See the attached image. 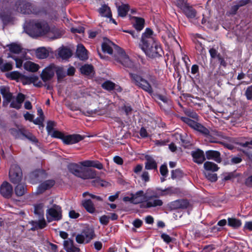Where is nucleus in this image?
<instances>
[{"mask_svg": "<svg viewBox=\"0 0 252 252\" xmlns=\"http://www.w3.org/2000/svg\"><path fill=\"white\" fill-rule=\"evenodd\" d=\"M27 32L32 37L45 36L55 39L61 36V32L55 27H50L44 21H32L26 25Z\"/></svg>", "mask_w": 252, "mask_h": 252, "instance_id": "f257e3e1", "label": "nucleus"}, {"mask_svg": "<svg viewBox=\"0 0 252 252\" xmlns=\"http://www.w3.org/2000/svg\"><path fill=\"white\" fill-rule=\"evenodd\" d=\"M94 167L102 169L103 166L98 161L84 160L78 163H71L68 166L69 171L75 176L83 179H94L96 177V171L87 167Z\"/></svg>", "mask_w": 252, "mask_h": 252, "instance_id": "f03ea898", "label": "nucleus"}, {"mask_svg": "<svg viewBox=\"0 0 252 252\" xmlns=\"http://www.w3.org/2000/svg\"><path fill=\"white\" fill-rule=\"evenodd\" d=\"M140 46L146 55L150 58L161 56L162 49L155 38L153 31L149 28H147L142 34Z\"/></svg>", "mask_w": 252, "mask_h": 252, "instance_id": "7ed1b4c3", "label": "nucleus"}, {"mask_svg": "<svg viewBox=\"0 0 252 252\" xmlns=\"http://www.w3.org/2000/svg\"><path fill=\"white\" fill-rule=\"evenodd\" d=\"M102 49L104 52L109 54H112L114 49L116 53H115L114 57L116 61L121 63L125 67H131L133 66L132 62L123 50L114 44L109 39H104V42L102 44Z\"/></svg>", "mask_w": 252, "mask_h": 252, "instance_id": "20e7f679", "label": "nucleus"}, {"mask_svg": "<svg viewBox=\"0 0 252 252\" xmlns=\"http://www.w3.org/2000/svg\"><path fill=\"white\" fill-rule=\"evenodd\" d=\"M132 82L139 88L149 94L153 92V86L157 88L158 85L157 79L150 74L140 76L136 74H129Z\"/></svg>", "mask_w": 252, "mask_h": 252, "instance_id": "39448f33", "label": "nucleus"}, {"mask_svg": "<svg viewBox=\"0 0 252 252\" xmlns=\"http://www.w3.org/2000/svg\"><path fill=\"white\" fill-rule=\"evenodd\" d=\"M145 201L146 208L157 207L163 205V202L159 198L158 193L151 189L147 190Z\"/></svg>", "mask_w": 252, "mask_h": 252, "instance_id": "423d86ee", "label": "nucleus"}, {"mask_svg": "<svg viewBox=\"0 0 252 252\" xmlns=\"http://www.w3.org/2000/svg\"><path fill=\"white\" fill-rule=\"evenodd\" d=\"M209 138L210 137H212V139H209L210 141L212 143H222V142L220 141V140H226L227 141L229 142L230 143H236V139L231 138L230 137H228L224 135L222 132L220 131H218L216 130H212V131H209V134H204Z\"/></svg>", "mask_w": 252, "mask_h": 252, "instance_id": "0eeeda50", "label": "nucleus"}, {"mask_svg": "<svg viewBox=\"0 0 252 252\" xmlns=\"http://www.w3.org/2000/svg\"><path fill=\"white\" fill-rule=\"evenodd\" d=\"M46 218L49 222L59 221L62 219V210L61 206L54 204L46 210Z\"/></svg>", "mask_w": 252, "mask_h": 252, "instance_id": "6e6552de", "label": "nucleus"}, {"mask_svg": "<svg viewBox=\"0 0 252 252\" xmlns=\"http://www.w3.org/2000/svg\"><path fill=\"white\" fill-rule=\"evenodd\" d=\"M22 177V172L20 167L17 165H12L9 173L10 182L14 184H19L21 182Z\"/></svg>", "mask_w": 252, "mask_h": 252, "instance_id": "1a4fd4ad", "label": "nucleus"}, {"mask_svg": "<svg viewBox=\"0 0 252 252\" xmlns=\"http://www.w3.org/2000/svg\"><path fill=\"white\" fill-rule=\"evenodd\" d=\"M145 199L146 192L144 193L143 190H139L135 193H131L123 198L124 201H128L135 204L143 202Z\"/></svg>", "mask_w": 252, "mask_h": 252, "instance_id": "9d476101", "label": "nucleus"}, {"mask_svg": "<svg viewBox=\"0 0 252 252\" xmlns=\"http://www.w3.org/2000/svg\"><path fill=\"white\" fill-rule=\"evenodd\" d=\"M94 232L92 229H87L76 236V241L80 244L88 243L94 237Z\"/></svg>", "mask_w": 252, "mask_h": 252, "instance_id": "9b49d317", "label": "nucleus"}, {"mask_svg": "<svg viewBox=\"0 0 252 252\" xmlns=\"http://www.w3.org/2000/svg\"><path fill=\"white\" fill-rule=\"evenodd\" d=\"M182 121L190 127L204 134H209V130L201 124L187 117H182Z\"/></svg>", "mask_w": 252, "mask_h": 252, "instance_id": "f8f14e48", "label": "nucleus"}, {"mask_svg": "<svg viewBox=\"0 0 252 252\" xmlns=\"http://www.w3.org/2000/svg\"><path fill=\"white\" fill-rule=\"evenodd\" d=\"M56 65L51 63L47 66L42 72L41 78L44 82L51 80L56 72Z\"/></svg>", "mask_w": 252, "mask_h": 252, "instance_id": "ddd939ff", "label": "nucleus"}, {"mask_svg": "<svg viewBox=\"0 0 252 252\" xmlns=\"http://www.w3.org/2000/svg\"><path fill=\"white\" fill-rule=\"evenodd\" d=\"M17 11L23 14H30L32 12V7L27 0H19L17 3Z\"/></svg>", "mask_w": 252, "mask_h": 252, "instance_id": "4468645a", "label": "nucleus"}, {"mask_svg": "<svg viewBox=\"0 0 252 252\" xmlns=\"http://www.w3.org/2000/svg\"><path fill=\"white\" fill-rule=\"evenodd\" d=\"M0 193L5 198H11L13 194V187L8 182H3L0 187Z\"/></svg>", "mask_w": 252, "mask_h": 252, "instance_id": "2eb2a0df", "label": "nucleus"}, {"mask_svg": "<svg viewBox=\"0 0 252 252\" xmlns=\"http://www.w3.org/2000/svg\"><path fill=\"white\" fill-rule=\"evenodd\" d=\"M16 138L22 139V136L27 138L32 143H37L38 142L36 137L30 132L25 130H18L15 131L14 134Z\"/></svg>", "mask_w": 252, "mask_h": 252, "instance_id": "dca6fc26", "label": "nucleus"}, {"mask_svg": "<svg viewBox=\"0 0 252 252\" xmlns=\"http://www.w3.org/2000/svg\"><path fill=\"white\" fill-rule=\"evenodd\" d=\"M0 93L3 97V105H7L12 100V94L9 92V89L5 87H1Z\"/></svg>", "mask_w": 252, "mask_h": 252, "instance_id": "f3484780", "label": "nucleus"}, {"mask_svg": "<svg viewBox=\"0 0 252 252\" xmlns=\"http://www.w3.org/2000/svg\"><path fill=\"white\" fill-rule=\"evenodd\" d=\"M83 139V137L79 134H72L65 136L63 142L66 144H73L77 143Z\"/></svg>", "mask_w": 252, "mask_h": 252, "instance_id": "a211bd4d", "label": "nucleus"}, {"mask_svg": "<svg viewBox=\"0 0 252 252\" xmlns=\"http://www.w3.org/2000/svg\"><path fill=\"white\" fill-rule=\"evenodd\" d=\"M191 156L193 161L198 164L202 163L205 160L204 152L199 149L192 151L191 152Z\"/></svg>", "mask_w": 252, "mask_h": 252, "instance_id": "6ab92c4d", "label": "nucleus"}, {"mask_svg": "<svg viewBox=\"0 0 252 252\" xmlns=\"http://www.w3.org/2000/svg\"><path fill=\"white\" fill-rule=\"evenodd\" d=\"M189 205V202L184 199L177 200L171 203L170 207L172 209H185Z\"/></svg>", "mask_w": 252, "mask_h": 252, "instance_id": "aec40b11", "label": "nucleus"}, {"mask_svg": "<svg viewBox=\"0 0 252 252\" xmlns=\"http://www.w3.org/2000/svg\"><path fill=\"white\" fill-rule=\"evenodd\" d=\"M25 99L24 94L19 93L16 97V100H13L10 104V106L19 109L21 108L22 103Z\"/></svg>", "mask_w": 252, "mask_h": 252, "instance_id": "412c9836", "label": "nucleus"}, {"mask_svg": "<svg viewBox=\"0 0 252 252\" xmlns=\"http://www.w3.org/2000/svg\"><path fill=\"white\" fill-rule=\"evenodd\" d=\"M76 55L81 60L88 59V51L82 44L78 45L76 50Z\"/></svg>", "mask_w": 252, "mask_h": 252, "instance_id": "4be33fe9", "label": "nucleus"}, {"mask_svg": "<svg viewBox=\"0 0 252 252\" xmlns=\"http://www.w3.org/2000/svg\"><path fill=\"white\" fill-rule=\"evenodd\" d=\"M206 158L208 159H213L218 163L221 161L220 154L217 151H208L206 152Z\"/></svg>", "mask_w": 252, "mask_h": 252, "instance_id": "5701e85b", "label": "nucleus"}, {"mask_svg": "<svg viewBox=\"0 0 252 252\" xmlns=\"http://www.w3.org/2000/svg\"><path fill=\"white\" fill-rule=\"evenodd\" d=\"M63 246L66 252H76L79 251V249L73 245V241L71 239L64 241Z\"/></svg>", "mask_w": 252, "mask_h": 252, "instance_id": "b1692460", "label": "nucleus"}, {"mask_svg": "<svg viewBox=\"0 0 252 252\" xmlns=\"http://www.w3.org/2000/svg\"><path fill=\"white\" fill-rule=\"evenodd\" d=\"M145 168L148 170L157 169V164L154 159L150 156L145 157Z\"/></svg>", "mask_w": 252, "mask_h": 252, "instance_id": "393cba45", "label": "nucleus"}, {"mask_svg": "<svg viewBox=\"0 0 252 252\" xmlns=\"http://www.w3.org/2000/svg\"><path fill=\"white\" fill-rule=\"evenodd\" d=\"M186 16L189 19L196 18L197 12L196 10L189 4L182 10Z\"/></svg>", "mask_w": 252, "mask_h": 252, "instance_id": "a878e982", "label": "nucleus"}, {"mask_svg": "<svg viewBox=\"0 0 252 252\" xmlns=\"http://www.w3.org/2000/svg\"><path fill=\"white\" fill-rule=\"evenodd\" d=\"M18 185L15 186L14 188V192L15 195L18 196H22L24 195L27 192V187L25 184H17Z\"/></svg>", "mask_w": 252, "mask_h": 252, "instance_id": "bb28decb", "label": "nucleus"}, {"mask_svg": "<svg viewBox=\"0 0 252 252\" xmlns=\"http://www.w3.org/2000/svg\"><path fill=\"white\" fill-rule=\"evenodd\" d=\"M0 19L2 21L3 25H6L10 23L12 21V17L8 13V11H0Z\"/></svg>", "mask_w": 252, "mask_h": 252, "instance_id": "cd10ccee", "label": "nucleus"}, {"mask_svg": "<svg viewBox=\"0 0 252 252\" xmlns=\"http://www.w3.org/2000/svg\"><path fill=\"white\" fill-rule=\"evenodd\" d=\"M80 69L81 72L86 76H92L94 74V67L91 64H85Z\"/></svg>", "mask_w": 252, "mask_h": 252, "instance_id": "c85d7f7f", "label": "nucleus"}, {"mask_svg": "<svg viewBox=\"0 0 252 252\" xmlns=\"http://www.w3.org/2000/svg\"><path fill=\"white\" fill-rule=\"evenodd\" d=\"M49 53L48 50L45 47L38 48L35 52L37 58L40 59L46 58L49 56Z\"/></svg>", "mask_w": 252, "mask_h": 252, "instance_id": "c756f323", "label": "nucleus"}, {"mask_svg": "<svg viewBox=\"0 0 252 252\" xmlns=\"http://www.w3.org/2000/svg\"><path fill=\"white\" fill-rule=\"evenodd\" d=\"M24 67L25 69L31 72H36L39 68L38 64L31 61L26 62L24 64Z\"/></svg>", "mask_w": 252, "mask_h": 252, "instance_id": "7c9ffc66", "label": "nucleus"}, {"mask_svg": "<svg viewBox=\"0 0 252 252\" xmlns=\"http://www.w3.org/2000/svg\"><path fill=\"white\" fill-rule=\"evenodd\" d=\"M58 55L62 59H67L71 56L72 53L69 49L63 48L59 50Z\"/></svg>", "mask_w": 252, "mask_h": 252, "instance_id": "2f4dec72", "label": "nucleus"}, {"mask_svg": "<svg viewBox=\"0 0 252 252\" xmlns=\"http://www.w3.org/2000/svg\"><path fill=\"white\" fill-rule=\"evenodd\" d=\"M99 13L101 16L106 17L107 18H111L112 13L110 8L104 4L98 10Z\"/></svg>", "mask_w": 252, "mask_h": 252, "instance_id": "473e14b6", "label": "nucleus"}, {"mask_svg": "<svg viewBox=\"0 0 252 252\" xmlns=\"http://www.w3.org/2000/svg\"><path fill=\"white\" fill-rule=\"evenodd\" d=\"M55 184L53 180H48L40 184L38 187V191L42 192L44 190L48 189L51 188Z\"/></svg>", "mask_w": 252, "mask_h": 252, "instance_id": "72a5a7b5", "label": "nucleus"}, {"mask_svg": "<svg viewBox=\"0 0 252 252\" xmlns=\"http://www.w3.org/2000/svg\"><path fill=\"white\" fill-rule=\"evenodd\" d=\"M82 205L85 209L90 213H93L95 211V208L92 201L90 200H86L83 202Z\"/></svg>", "mask_w": 252, "mask_h": 252, "instance_id": "f704fd0d", "label": "nucleus"}, {"mask_svg": "<svg viewBox=\"0 0 252 252\" xmlns=\"http://www.w3.org/2000/svg\"><path fill=\"white\" fill-rule=\"evenodd\" d=\"M228 225L234 229L240 227L242 225L241 220L236 218L228 219Z\"/></svg>", "mask_w": 252, "mask_h": 252, "instance_id": "c9c22d12", "label": "nucleus"}, {"mask_svg": "<svg viewBox=\"0 0 252 252\" xmlns=\"http://www.w3.org/2000/svg\"><path fill=\"white\" fill-rule=\"evenodd\" d=\"M204 168L207 171L215 172L218 170L219 167L215 163L211 161H206L204 163Z\"/></svg>", "mask_w": 252, "mask_h": 252, "instance_id": "e433bc0d", "label": "nucleus"}, {"mask_svg": "<svg viewBox=\"0 0 252 252\" xmlns=\"http://www.w3.org/2000/svg\"><path fill=\"white\" fill-rule=\"evenodd\" d=\"M117 9L119 16L124 17L126 15L129 10V6L128 4H123L118 6Z\"/></svg>", "mask_w": 252, "mask_h": 252, "instance_id": "4c0bfd02", "label": "nucleus"}, {"mask_svg": "<svg viewBox=\"0 0 252 252\" xmlns=\"http://www.w3.org/2000/svg\"><path fill=\"white\" fill-rule=\"evenodd\" d=\"M135 23L134 28L138 31H140L144 28V20L143 19L138 17H134Z\"/></svg>", "mask_w": 252, "mask_h": 252, "instance_id": "58836bf2", "label": "nucleus"}, {"mask_svg": "<svg viewBox=\"0 0 252 252\" xmlns=\"http://www.w3.org/2000/svg\"><path fill=\"white\" fill-rule=\"evenodd\" d=\"M44 205L43 203H40L34 205V212L42 217L44 215Z\"/></svg>", "mask_w": 252, "mask_h": 252, "instance_id": "ea45409f", "label": "nucleus"}, {"mask_svg": "<svg viewBox=\"0 0 252 252\" xmlns=\"http://www.w3.org/2000/svg\"><path fill=\"white\" fill-rule=\"evenodd\" d=\"M32 225L36 228L42 229L46 226V222L45 219L42 217L41 220L38 221H33Z\"/></svg>", "mask_w": 252, "mask_h": 252, "instance_id": "a19ab883", "label": "nucleus"}, {"mask_svg": "<svg viewBox=\"0 0 252 252\" xmlns=\"http://www.w3.org/2000/svg\"><path fill=\"white\" fill-rule=\"evenodd\" d=\"M8 47L10 52L16 54L19 53L22 49L21 46L16 43H12L8 45Z\"/></svg>", "mask_w": 252, "mask_h": 252, "instance_id": "79ce46f5", "label": "nucleus"}, {"mask_svg": "<svg viewBox=\"0 0 252 252\" xmlns=\"http://www.w3.org/2000/svg\"><path fill=\"white\" fill-rule=\"evenodd\" d=\"M115 86V83L110 81H106L102 84V87L108 91L113 90Z\"/></svg>", "mask_w": 252, "mask_h": 252, "instance_id": "37998d69", "label": "nucleus"}, {"mask_svg": "<svg viewBox=\"0 0 252 252\" xmlns=\"http://www.w3.org/2000/svg\"><path fill=\"white\" fill-rule=\"evenodd\" d=\"M56 73L58 79H63L65 76V73L63 71V68L56 65Z\"/></svg>", "mask_w": 252, "mask_h": 252, "instance_id": "c03bdc74", "label": "nucleus"}, {"mask_svg": "<svg viewBox=\"0 0 252 252\" xmlns=\"http://www.w3.org/2000/svg\"><path fill=\"white\" fill-rule=\"evenodd\" d=\"M206 178L212 182H216L218 179L217 175L216 173H212L208 172L204 173Z\"/></svg>", "mask_w": 252, "mask_h": 252, "instance_id": "a18cd8bd", "label": "nucleus"}, {"mask_svg": "<svg viewBox=\"0 0 252 252\" xmlns=\"http://www.w3.org/2000/svg\"><path fill=\"white\" fill-rule=\"evenodd\" d=\"M176 5L183 10L188 4L184 0H176Z\"/></svg>", "mask_w": 252, "mask_h": 252, "instance_id": "49530a36", "label": "nucleus"}, {"mask_svg": "<svg viewBox=\"0 0 252 252\" xmlns=\"http://www.w3.org/2000/svg\"><path fill=\"white\" fill-rule=\"evenodd\" d=\"M12 64L10 63H3L0 70L3 72L9 71L12 69Z\"/></svg>", "mask_w": 252, "mask_h": 252, "instance_id": "de8ad7c7", "label": "nucleus"}, {"mask_svg": "<svg viewBox=\"0 0 252 252\" xmlns=\"http://www.w3.org/2000/svg\"><path fill=\"white\" fill-rule=\"evenodd\" d=\"M55 126V123L53 121H49L47 123L46 126V129L48 132L51 133L53 132V128Z\"/></svg>", "mask_w": 252, "mask_h": 252, "instance_id": "09e8293b", "label": "nucleus"}, {"mask_svg": "<svg viewBox=\"0 0 252 252\" xmlns=\"http://www.w3.org/2000/svg\"><path fill=\"white\" fill-rule=\"evenodd\" d=\"M52 132V133L51 134V135L53 137L61 138L63 140V137H64L65 136H64L62 132H61L59 131H57V130H54Z\"/></svg>", "mask_w": 252, "mask_h": 252, "instance_id": "8fccbe9b", "label": "nucleus"}, {"mask_svg": "<svg viewBox=\"0 0 252 252\" xmlns=\"http://www.w3.org/2000/svg\"><path fill=\"white\" fill-rule=\"evenodd\" d=\"M209 53L211 58H218V56H220V54L218 53V51L215 48H211L209 50Z\"/></svg>", "mask_w": 252, "mask_h": 252, "instance_id": "3c124183", "label": "nucleus"}, {"mask_svg": "<svg viewBox=\"0 0 252 252\" xmlns=\"http://www.w3.org/2000/svg\"><path fill=\"white\" fill-rule=\"evenodd\" d=\"M245 95L248 100L252 99V86H249L247 89Z\"/></svg>", "mask_w": 252, "mask_h": 252, "instance_id": "603ef678", "label": "nucleus"}, {"mask_svg": "<svg viewBox=\"0 0 252 252\" xmlns=\"http://www.w3.org/2000/svg\"><path fill=\"white\" fill-rule=\"evenodd\" d=\"M80 216L79 213L74 210H70L69 212V217L71 219H77Z\"/></svg>", "mask_w": 252, "mask_h": 252, "instance_id": "864d4df0", "label": "nucleus"}, {"mask_svg": "<svg viewBox=\"0 0 252 252\" xmlns=\"http://www.w3.org/2000/svg\"><path fill=\"white\" fill-rule=\"evenodd\" d=\"M100 222L102 224H107L109 220V217L104 215L99 219Z\"/></svg>", "mask_w": 252, "mask_h": 252, "instance_id": "5fc2aeb1", "label": "nucleus"}, {"mask_svg": "<svg viewBox=\"0 0 252 252\" xmlns=\"http://www.w3.org/2000/svg\"><path fill=\"white\" fill-rule=\"evenodd\" d=\"M8 76L12 79H17L19 78L20 74L17 71H13L9 73Z\"/></svg>", "mask_w": 252, "mask_h": 252, "instance_id": "6e6d98bb", "label": "nucleus"}, {"mask_svg": "<svg viewBox=\"0 0 252 252\" xmlns=\"http://www.w3.org/2000/svg\"><path fill=\"white\" fill-rule=\"evenodd\" d=\"M235 144L239 145L243 147H248L249 145H252V139L250 141H247L243 143L238 141V140L236 139V142Z\"/></svg>", "mask_w": 252, "mask_h": 252, "instance_id": "4d7b16f0", "label": "nucleus"}, {"mask_svg": "<svg viewBox=\"0 0 252 252\" xmlns=\"http://www.w3.org/2000/svg\"><path fill=\"white\" fill-rule=\"evenodd\" d=\"M162 195L172 194L176 192L175 190L172 188H169L163 190Z\"/></svg>", "mask_w": 252, "mask_h": 252, "instance_id": "13d9d810", "label": "nucleus"}, {"mask_svg": "<svg viewBox=\"0 0 252 252\" xmlns=\"http://www.w3.org/2000/svg\"><path fill=\"white\" fill-rule=\"evenodd\" d=\"M167 172L168 170L166 165H162L160 167V172L161 174L163 176H166Z\"/></svg>", "mask_w": 252, "mask_h": 252, "instance_id": "bf43d9fd", "label": "nucleus"}, {"mask_svg": "<svg viewBox=\"0 0 252 252\" xmlns=\"http://www.w3.org/2000/svg\"><path fill=\"white\" fill-rule=\"evenodd\" d=\"M89 195L92 198L96 199L97 200H98V201L102 200V199L101 198V197L99 196H96V195H94L93 194L89 193L88 192H85L83 193V196L84 197L86 196V195Z\"/></svg>", "mask_w": 252, "mask_h": 252, "instance_id": "052dcab7", "label": "nucleus"}, {"mask_svg": "<svg viewBox=\"0 0 252 252\" xmlns=\"http://www.w3.org/2000/svg\"><path fill=\"white\" fill-rule=\"evenodd\" d=\"M161 237L164 241L167 243H170L172 241V238L168 235L165 233L161 234Z\"/></svg>", "mask_w": 252, "mask_h": 252, "instance_id": "680f3d73", "label": "nucleus"}, {"mask_svg": "<svg viewBox=\"0 0 252 252\" xmlns=\"http://www.w3.org/2000/svg\"><path fill=\"white\" fill-rule=\"evenodd\" d=\"M44 118L41 117H38L36 119H35L34 121H33V122L35 125H40L42 124L43 121H44Z\"/></svg>", "mask_w": 252, "mask_h": 252, "instance_id": "e2e57ef3", "label": "nucleus"}, {"mask_svg": "<svg viewBox=\"0 0 252 252\" xmlns=\"http://www.w3.org/2000/svg\"><path fill=\"white\" fill-rule=\"evenodd\" d=\"M12 58L15 61L16 66L17 68H20L23 64V60L21 59L12 57Z\"/></svg>", "mask_w": 252, "mask_h": 252, "instance_id": "0e129e2a", "label": "nucleus"}, {"mask_svg": "<svg viewBox=\"0 0 252 252\" xmlns=\"http://www.w3.org/2000/svg\"><path fill=\"white\" fill-rule=\"evenodd\" d=\"M244 229L249 231H252V221L246 222L244 226Z\"/></svg>", "mask_w": 252, "mask_h": 252, "instance_id": "69168bd1", "label": "nucleus"}, {"mask_svg": "<svg viewBox=\"0 0 252 252\" xmlns=\"http://www.w3.org/2000/svg\"><path fill=\"white\" fill-rule=\"evenodd\" d=\"M141 178L142 180L145 182H148L149 181V173L147 171H144L143 172Z\"/></svg>", "mask_w": 252, "mask_h": 252, "instance_id": "338daca9", "label": "nucleus"}, {"mask_svg": "<svg viewBox=\"0 0 252 252\" xmlns=\"http://www.w3.org/2000/svg\"><path fill=\"white\" fill-rule=\"evenodd\" d=\"M114 161L119 164V165H122L123 163V159L119 157V156H115L113 158Z\"/></svg>", "mask_w": 252, "mask_h": 252, "instance_id": "774afa93", "label": "nucleus"}]
</instances>
